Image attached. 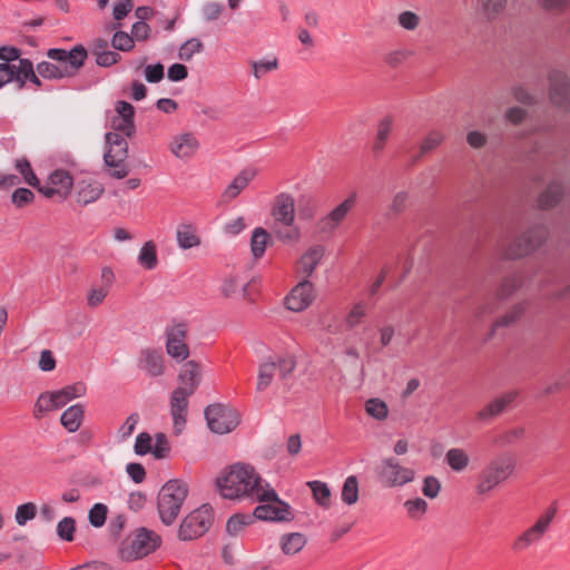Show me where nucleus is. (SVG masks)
<instances>
[{
    "label": "nucleus",
    "mask_w": 570,
    "mask_h": 570,
    "mask_svg": "<svg viewBox=\"0 0 570 570\" xmlns=\"http://www.w3.org/2000/svg\"><path fill=\"white\" fill-rule=\"evenodd\" d=\"M307 539L303 533L292 532L282 535L279 544L284 554L294 556L303 550Z\"/></svg>",
    "instance_id": "31"
},
{
    "label": "nucleus",
    "mask_w": 570,
    "mask_h": 570,
    "mask_svg": "<svg viewBox=\"0 0 570 570\" xmlns=\"http://www.w3.org/2000/svg\"><path fill=\"white\" fill-rule=\"evenodd\" d=\"M47 57L59 62L60 66L41 61L37 65L38 75L45 79H63L77 75L85 65L88 52L82 45H78L71 50L51 48L47 51Z\"/></svg>",
    "instance_id": "2"
},
{
    "label": "nucleus",
    "mask_w": 570,
    "mask_h": 570,
    "mask_svg": "<svg viewBox=\"0 0 570 570\" xmlns=\"http://www.w3.org/2000/svg\"><path fill=\"white\" fill-rule=\"evenodd\" d=\"M484 14L493 18L503 11L507 0H479Z\"/></svg>",
    "instance_id": "58"
},
{
    "label": "nucleus",
    "mask_w": 570,
    "mask_h": 570,
    "mask_svg": "<svg viewBox=\"0 0 570 570\" xmlns=\"http://www.w3.org/2000/svg\"><path fill=\"white\" fill-rule=\"evenodd\" d=\"M193 394L191 389L176 387L170 395V413L177 431H180L186 423L188 397Z\"/></svg>",
    "instance_id": "20"
},
{
    "label": "nucleus",
    "mask_w": 570,
    "mask_h": 570,
    "mask_svg": "<svg viewBox=\"0 0 570 570\" xmlns=\"http://www.w3.org/2000/svg\"><path fill=\"white\" fill-rule=\"evenodd\" d=\"M170 446L164 433H157L155 436V445L151 449V454L160 460L168 456Z\"/></svg>",
    "instance_id": "56"
},
{
    "label": "nucleus",
    "mask_w": 570,
    "mask_h": 570,
    "mask_svg": "<svg viewBox=\"0 0 570 570\" xmlns=\"http://www.w3.org/2000/svg\"><path fill=\"white\" fill-rule=\"evenodd\" d=\"M13 71V79L19 82V88L22 89L28 81L29 77L35 72L32 61L24 58L19 59V66L11 65Z\"/></svg>",
    "instance_id": "41"
},
{
    "label": "nucleus",
    "mask_w": 570,
    "mask_h": 570,
    "mask_svg": "<svg viewBox=\"0 0 570 570\" xmlns=\"http://www.w3.org/2000/svg\"><path fill=\"white\" fill-rule=\"evenodd\" d=\"M563 189L560 184L552 183L548 188L540 194L538 198L539 207L542 209H549L554 207L561 199Z\"/></svg>",
    "instance_id": "34"
},
{
    "label": "nucleus",
    "mask_w": 570,
    "mask_h": 570,
    "mask_svg": "<svg viewBox=\"0 0 570 570\" xmlns=\"http://www.w3.org/2000/svg\"><path fill=\"white\" fill-rule=\"evenodd\" d=\"M108 509L102 503H96L94 507L89 510V522L91 525L96 528H100L105 524L106 518H107Z\"/></svg>",
    "instance_id": "54"
},
{
    "label": "nucleus",
    "mask_w": 570,
    "mask_h": 570,
    "mask_svg": "<svg viewBox=\"0 0 570 570\" xmlns=\"http://www.w3.org/2000/svg\"><path fill=\"white\" fill-rule=\"evenodd\" d=\"M106 141L109 149L104 155L106 165H117L125 161L128 156V142L126 138L118 132H107Z\"/></svg>",
    "instance_id": "21"
},
{
    "label": "nucleus",
    "mask_w": 570,
    "mask_h": 570,
    "mask_svg": "<svg viewBox=\"0 0 570 570\" xmlns=\"http://www.w3.org/2000/svg\"><path fill=\"white\" fill-rule=\"evenodd\" d=\"M116 32L111 38V46L119 51H130L135 47L134 37L131 35L121 31L119 29H115Z\"/></svg>",
    "instance_id": "46"
},
{
    "label": "nucleus",
    "mask_w": 570,
    "mask_h": 570,
    "mask_svg": "<svg viewBox=\"0 0 570 570\" xmlns=\"http://www.w3.org/2000/svg\"><path fill=\"white\" fill-rule=\"evenodd\" d=\"M110 126L115 130L114 132H118L124 137H131V135L135 132L134 120H129L118 116H114L111 118Z\"/></svg>",
    "instance_id": "51"
},
{
    "label": "nucleus",
    "mask_w": 570,
    "mask_h": 570,
    "mask_svg": "<svg viewBox=\"0 0 570 570\" xmlns=\"http://www.w3.org/2000/svg\"><path fill=\"white\" fill-rule=\"evenodd\" d=\"M85 409L82 404H75L65 410L60 416V423L68 432H76L83 421Z\"/></svg>",
    "instance_id": "29"
},
{
    "label": "nucleus",
    "mask_w": 570,
    "mask_h": 570,
    "mask_svg": "<svg viewBox=\"0 0 570 570\" xmlns=\"http://www.w3.org/2000/svg\"><path fill=\"white\" fill-rule=\"evenodd\" d=\"M16 169L22 175L24 181L37 188L39 186V179L33 173L31 165L27 158H20L16 160Z\"/></svg>",
    "instance_id": "47"
},
{
    "label": "nucleus",
    "mask_w": 570,
    "mask_h": 570,
    "mask_svg": "<svg viewBox=\"0 0 570 570\" xmlns=\"http://www.w3.org/2000/svg\"><path fill=\"white\" fill-rule=\"evenodd\" d=\"M521 284L522 277L520 274H513L505 277L500 284L494 299L481 305L475 312V317L482 318L485 315H491L494 313L498 308V303L512 295L521 286Z\"/></svg>",
    "instance_id": "15"
},
{
    "label": "nucleus",
    "mask_w": 570,
    "mask_h": 570,
    "mask_svg": "<svg viewBox=\"0 0 570 570\" xmlns=\"http://www.w3.org/2000/svg\"><path fill=\"white\" fill-rule=\"evenodd\" d=\"M445 460L453 471H463L469 465V456L462 449H450L445 454Z\"/></svg>",
    "instance_id": "40"
},
{
    "label": "nucleus",
    "mask_w": 570,
    "mask_h": 570,
    "mask_svg": "<svg viewBox=\"0 0 570 570\" xmlns=\"http://www.w3.org/2000/svg\"><path fill=\"white\" fill-rule=\"evenodd\" d=\"M214 509L203 504L183 518L177 530V538L188 542L204 537L214 523Z\"/></svg>",
    "instance_id": "5"
},
{
    "label": "nucleus",
    "mask_w": 570,
    "mask_h": 570,
    "mask_svg": "<svg viewBox=\"0 0 570 570\" xmlns=\"http://www.w3.org/2000/svg\"><path fill=\"white\" fill-rule=\"evenodd\" d=\"M324 247L321 245L308 248L299 259V272L308 278L324 256Z\"/></svg>",
    "instance_id": "28"
},
{
    "label": "nucleus",
    "mask_w": 570,
    "mask_h": 570,
    "mask_svg": "<svg viewBox=\"0 0 570 570\" xmlns=\"http://www.w3.org/2000/svg\"><path fill=\"white\" fill-rule=\"evenodd\" d=\"M443 141V135L440 131L430 132L421 144V154L433 150Z\"/></svg>",
    "instance_id": "64"
},
{
    "label": "nucleus",
    "mask_w": 570,
    "mask_h": 570,
    "mask_svg": "<svg viewBox=\"0 0 570 570\" xmlns=\"http://www.w3.org/2000/svg\"><path fill=\"white\" fill-rule=\"evenodd\" d=\"M256 171L253 169H244L242 170L226 187L224 193L222 194V198L224 202L228 203L235 199L254 179Z\"/></svg>",
    "instance_id": "24"
},
{
    "label": "nucleus",
    "mask_w": 570,
    "mask_h": 570,
    "mask_svg": "<svg viewBox=\"0 0 570 570\" xmlns=\"http://www.w3.org/2000/svg\"><path fill=\"white\" fill-rule=\"evenodd\" d=\"M160 543L161 538L155 531L140 528L121 543L119 557L126 562L136 561L154 552Z\"/></svg>",
    "instance_id": "6"
},
{
    "label": "nucleus",
    "mask_w": 570,
    "mask_h": 570,
    "mask_svg": "<svg viewBox=\"0 0 570 570\" xmlns=\"http://www.w3.org/2000/svg\"><path fill=\"white\" fill-rule=\"evenodd\" d=\"M307 485L313 492V497L315 501L324 507L328 508L331 505V490L325 482L322 481H309Z\"/></svg>",
    "instance_id": "39"
},
{
    "label": "nucleus",
    "mask_w": 570,
    "mask_h": 570,
    "mask_svg": "<svg viewBox=\"0 0 570 570\" xmlns=\"http://www.w3.org/2000/svg\"><path fill=\"white\" fill-rule=\"evenodd\" d=\"M177 243L183 249L198 246L200 238L196 234V228L191 224H180L177 228Z\"/></svg>",
    "instance_id": "33"
},
{
    "label": "nucleus",
    "mask_w": 570,
    "mask_h": 570,
    "mask_svg": "<svg viewBox=\"0 0 570 570\" xmlns=\"http://www.w3.org/2000/svg\"><path fill=\"white\" fill-rule=\"evenodd\" d=\"M404 508L410 518L420 519L423 514H425L428 510V503L425 500L416 498L412 500H406L404 503Z\"/></svg>",
    "instance_id": "50"
},
{
    "label": "nucleus",
    "mask_w": 570,
    "mask_h": 570,
    "mask_svg": "<svg viewBox=\"0 0 570 570\" xmlns=\"http://www.w3.org/2000/svg\"><path fill=\"white\" fill-rule=\"evenodd\" d=\"M556 514V505L552 504L547 508L531 527L522 531L513 539L511 543V550L515 553H521L527 551L529 548L540 543L547 532L550 530Z\"/></svg>",
    "instance_id": "7"
},
{
    "label": "nucleus",
    "mask_w": 570,
    "mask_h": 570,
    "mask_svg": "<svg viewBox=\"0 0 570 570\" xmlns=\"http://www.w3.org/2000/svg\"><path fill=\"white\" fill-rule=\"evenodd\" d=\"M376 478L384 488H400L415 478L413 469L401 465L394 458H386L376 466Z\"/></svg>",
    "instance_id": "8"
},
{
    "label": "nucleus",
    "mask_w": 570,
    "mask_h": 570,
    "mask_svg": "<svg viewBox=\"0 0 570 570\" xmlns=\"http://www.w3.org/2000/svg\"><path fill=\"white\" fill-rule=\"evenodd\" d=\"M518 396L519 392L515 390L504 393L503 395L494 399L492 402L482 407L478 412L476 417L480 421H489L500 415L515 401Z\"/></svg>",
    "instance_id": "22"
},
{
    "label": "nucleus",
    "mask_w": 570,
    "mask_h": 570,
    "mask_svg": "<svg viewBox=\"0 0 570 570\" xmlns=\"http://www.w3.org/2000/svg\"><path fill=\"white\" fill-rule=\"evenodd\" d=\"M272 216L276 224L292 227L295 220V199L288 193L278 194L272 207Z\"/></svg>",
    "instance_id": "19"
},
{
    "label": "nucleus",
    "mask_w": 570,
    "mask_h": 570,
    "mask_svg": "<svg viewBox=\"0 0 570 570\" xmlns=\"http://www.w3.org/2000/svg\"><path fill=\"white\" fill-rule=\"evenodd\" d=\"M524 433L525 431L523 428H514L498 435L494 442L499 446L510 445L521 440L524 436Z\"/></svg>",
    "instance_id": "52"
},
{
    "label": "nucleus",
    "mask_w": 570,
    "mask_h": 570,
    "mask_svg": "<svg viewBox=\"0 0 570 570\" xmlns=\"http://www.w3.org/2000/svg\"><path fill=\"white\" fill-rule=\"evenodd\" d=\"M272 242L271 234L263 227H256L250 236V252L255 259L264 256L267 245Z\"/></svg>",
    "instance_id": "32"
},
{
    "label": "nucleus",
    "mask_w": 570,
    "mask_h": 570,
    "mask_svg": "<svg viewBox=\"0 0 570 570\" xmlns=\"http://www.w3.org/2000/svg\"><path fill=\"white\" fill-rule=\"evenodd\" d=\"M76 521L71 517H65L58 522L57 534L58 537L67 542H71L75 539Z\"/></svg>",
    "instance_id": "48"
},
{
    "label": "nucleus",
    "mask_w": 570,
    "mask_h": 570,
    "mask_svg": "<svg viewBox=\"0 0 570 570\" xmlns=\"http://www.w3.org/2000/svg\"><path fill=\"white\" fill-rule=\"evenodd\" d=\"M550 100L560 109H570V83L567 76L560 70H552L549 73Z\"/></svg>",
    "instance_id": "14"
},
{
    "label": "nucleus",
    "mask_w": 570,
    "mask_h": 570,
    "mask_svg": "<svg viewBox=\"0 0 570 570\" xmlns=\"http://www.w3.org/2000/svg\"><path fill=\"white\" fill-rule=\"evenodd\" d=\"M277 66H278V61L276 58H274L272 60L254 61L252 63L253 73H254L255 78H257V79H259L265 73L277 69Z\"/></svg>",
    "instance_id": "60"
},
{
    "label": "nucleus",
    "mask_w": 570,
    "mask_h": 570,
    "mask_svg": "<svg viewBox=\"0 0 570 570\" xmlns=\"http://www.w3.org/2000/svg\"><path fill=\"white\" fill-rule=\"evenodd\" d=\"M247 285L239 281L236 276H228L223 281L220 292L225 297H230L236 294L240 288L245 292Z\"/></svg>",
    "instance_id": "53"
},
{
    "label": "nucleus",
    "mask_w": 570,
    "mask_h": 570,
    "mask_svg": "<svg viewBox=\"0 0 570 570\" xmlns=\"http://www.w3.org/2000/svg\"><path fill=\"white\" fill-rule=\"evenodd\" d=\"M37 508L32 502L23 503L17 508L16 522L19 525H24L29 520L36 517Z\"/></svg>",
    "instance_id": "55"
},
{
    "label": "nucleus",
    "mask_w": 570,
    "mask_h": 570,
    "mask_svg": "<svg viewBox=\"0 0 570 570\" xmlns=\"http://www.w3.org/2000/svg\"><path fill=\"white\" fill-rule=\"evenodd\" d=\"M187 494L188 487L180 480H169L161 487L157 497V511L165 525L174 524Z\"/></svg>",
    "instance_id": "4"
},
{
    "label": "nucleus",
    "mask_w": 570,
    "mask_h": 570,
    "mask_svg": "<svg viewBox=\"0 0 570 570\" xmlns=\"http://www.w3.org/2000/svg\"><path fill=\"white\" fill-rule=\"evenodd\" d=\"M525 307L523 304H517L514 305L508 313H505L503 316L495 320V322L492 325V333L493 335L494 331L498 327H508L513 325L515 322L520 320L522 314L524 313Z\"/></svg>",
    "instance_id": "38"
},
{
    "label": "nucleus",
    "mask_w": 570,
    "mask_h": 570,
    "mask_svg": "<svg viewBox=\"0 0 570 570\" xmlns=\"http://www.w3.org/2000/svg\"><path fill=\"white\" fill-rule=\"evenodd\" d=\"M252 522V515L236 513L227 520L226 531L230 535H237L244 529V527L250 524Z\"/></svg>",
    "instance_id": "44"
},
{
    "label": "nucleus",
    "mask_w": 570,
    "mask_h": 570,
    "mask_svg": "<svg viewBox=\"0 0 570 570\" xmlns=\"http://www.w3.org/2000/svg\"><path fill=\"white\" fill-rule=\"evenodd\" d=\"M267 502H275L276 505L268 503L257 505L253 512V518L263 521H291L294 518L291 507L281 501L277 495L275 500H268Z\"/></svg>",
    "instance_id": "18"
},
{
    "label": "nucleus",
    "mask_w": 570,
    "mask_h": 570,
    "mask_svg": "<svg viewBox=\"0 0 570 570\" xmlns=\"http://www.w3.org/2000/svg\"><path fill=\"white\" fill-rule=\"evenodd\" d=\"M137 261L139 265L147 271H151L157 267V248L153 240H148L141 246Z\"/></svg>",
    "instance_id": "36"
},
{
    "label": "nucleus",
    "mask_w": 570,
    "mask_h": 570,
    "mask_svg": "<svg viewBox=\"0 0 570 570\" xmlns=\"http://www.w3.org/2000/svg\"><path fill=\"white\" fill-rule=\"evenodd\" d=\"M134 8L132 0H119L114 4L112 17L117 21L112 23V29H119L121 27L120 21L127 17V14Z\"/></svg>",
    "instance_id": "49"
},
{
    "label": "nucleus",
    "mask_w": 570,
    "mask_h": 570,
    "mask_svg": "<svg viewBox=\"0 0 570 570\" xmlns=\"http://www.w3.org/2000/svg\"><path fill=\"white\" fill-rule=\"evenodd\" d=\"M200 366L195 361L186 362L178 375V380L180 382L179 389H191L193 393L197 390L200 383Z\"/></svg>",
    "instance_id": "26"
},
{
    "label": "nucleus",
    "mask_w": 570,
    "mask_h": 570,
    "mask_svg": "<svg viewBox=\"0 0 570 570\" xmlns=\"http://www.w3.org/2000/svg\"><path fill=\"white\" fill-rule=\"evenodd\" d=\"M261 481L259 474L250 464L235 463L216 480V484L220 494L226 499L275 500V490L262 487Z\"/></svg>",
    "instance_id": "1"
},
{
    "label": "nucleus",
    "mask_w": 570,
    "mask_h": 570,
    "mask_svg": "<svg viewBox=\"0 0 570 570\" xmlns=\"http://www.w3.org/2000/svg\"><path fill=\"white\" fill-rule=\"evenodd\" d=\"M440 490L441 483L435 476L429 475L424 478L422 492L425 497L434 499L439 495Z\"/></svg>",
    "instance_id": "62"
},
{
    "label": "nucleus",
    "mask_w": 570,
    "mask_h": 570,
    "mask_svg": "<svg viewBox=\"0 0 570 570\" xmlns=\"http://www.w3.org/2000/svg\"><path fill=\"white\" fill-rule=\"evenodd\" d=\"M365 410L368 415L376 420H385L389 415V409L384 401L380 399H370L365 403Z\"/></svg>",
    "instance_id": "45"
},
{
    "label": "nucleus",
    "mask_w": 570,
    "mask_h": 570,
    "mask_svg": "<svg viewBox=\"0 0 570 570\" xmlns=\"http://www.w3.org/2000/svg\"><path fill=\"white\" fill-rule=\"evenodd\" d=\"M187 333L185 323L175 324L166 330V351L177 361H184L189 356V347L186 343Z\"/></svg>",
    "instance_id": "13"
},
{
    "label": "nucleus",
    "mask_w": 570,
    "mask_h": 570,
    "mask_svg": "<svg viewBox=\"0 0 570 570\" xmlns=\"http://www.w3.org/2000/svg\"><path fill=\"white\" fill-rule=\"evenodd\" d=\"M314 286L305 278L292 288L285 297V306L293 312H302L306 309L314 301Z\"/></svg>",
    "instance_id": "17"
},
{
    "label": "nucleus",
    "mask_w": 570,
    "mask_h": 570,
    "mask_svg": "<svg viewBox=\"0 0 570 570\" xmlns=\"http://www.w3.org/2000/svg\"><path fill=\"white\" fill-rule=\"evenodd\" d=\"M224 4L219 2H207L203 7V14L205 20L215 21L224 11Z\"/></svg>",
    "instance_id": "63"
},
{
    "label": "nucleus",
    "mask_w": 570,
    "mask_h": 570,
    "mask_svg": "<svg viewBox=\"0 0 570 570\" xmlns=\"http://www.w3.org/2000/svg\"><path fill=\"white\" fill-rule=\"evenodd\" d=\"M366 315L365 305L360 302L356 303L345 318V324L348 328H354L360 324L361 320Z\"/></svg>",
    "instance_id": "57"
},
{
    "label": "nucleus",
    "mask_w": 570,
    "mask_h": 570,
    "mask_svg": "<svg viewBox=\"0 0 570 570\" xmlns=\"http://www.w3.org/2000/svg\"><path fill=\"white\" fill-rule=\"evenodd\" d=\"M393 119L390 116L384 117L377 125V132L373 142V151L375 155H380L392 132Z\"/></svg>",
    "instance_id": "35"
},
{
    "label": "nucleus",
    "mask_w": 570,
    "mask_h": 570,
    "mask_svg": "<svg viewBox=\"0 0 570 570\" xmlns=\"http://www.w3.org/2000/svg\"><path fill=\"white\" fill-rule=\"evenodd\" d=\"M204 50V45L198 38H191L185 41L178 51V58L183 61H189L195 53Z\"/></svg>",
    "instance_id": "43"
},
{
    "label": "nucleus",
    "mask_w": 570,
    "mask_h": 570,
    "mask_svg": "<svg viewBox=\"0 0 570 570\" xmlns=\"http://www.w3.org/2000/svg\"><path fill=\"white\" fill-rule=\"evenodd\" d=\"M356 202V195L352 194L332 209L326 216L322 217L317 227L321 233L332 234L341 223L346 218L350 210L354 207Z\"/></svg>",
    "instance_id": "16"
},
{
    "label": "nucleus",
    "mask_w": 570,
    "mask_h": 570,
    "mask_svg": "<svg viewBox=\"0 0 570 570\" xmlns=\"http://www.w3.org/2000/svg\"><path fill=\"white\" fill-rule=\"evenodd\" d=\"M53 410H58L57 403L53 399V395L51 392H43L41 393L35 405H33V417L37 420L42 419L48 412H51Z\"/></svg>",
    "instance_id": "37"
},
{
    "label": "nucleus",
    "mask_w": 570,
    "mask_h": 570,
    "mask_svg": "<svg viewBox=\"0 0 570 570\" xmlns=\"http://www.w3.org/2000/svg\"><path fill=\"white\" fill-rule=\"evenodd\" d=\"M104 193V187L96 180H81L78 185L76 194V203L80 206H86L96 202Z\"/></svg>",
    "instance_id": "25"
},
{
    "label": "nucleus",
    "mask_w": 570,
    "mask_h": 570,
    "mask_svg": "<svg viewBox=\"0 0 570 570\" xmlns=\"http://www.w3.org/2000/svg\"><path fill=\"white\" fill-rule=\"evenodd\" d=\"M295 361L288 357H278L276 361H268L259 365L256 390H266L274 376L278 374L281 379H286L295 368Z\"/></svg>",
    "instance_id": "12"
},
{
    "label": "nucleus",
    "mask_w": 570,
    "mask_h": 570,
    "mask_svg": "<svg viewBox=\"0 0 570 570\" xmlns=\"http://www.w3.org/2000/svg\"><path fill=\"white\" fill-rule=\"evenodd\" d=\"M342 501L352 505L358 500V481L355 475L346 478L342 488Z\"/></svg>",
    "instance_id": "42"
},
{
    "label": "nucleus",
    "mask_w": 570,
    "mask_h": 570,
    "mask_svg": "<svg viewBox=\"0 0 570 570\" xmlns=\"http://www.w3.org/2000/svg\"><path fill=\"white\" fill-rule=\"evenodd\" d=\"M151 436L147 432H141L137 435L136 442H135V453L138 455H145L147 453H151Z\"/></svg>",
    "instance_id": "61"
},
{
    "label": "nucleus",
    "mask_w": 570,
    "mask_h": 570,
    "mask_svg": "<svg viewBox=\"0 0 570 570\" xmlns=\"http://www.w3.org/2000/svg\"><path fill=\"white\" fill-rule=\"evenodd\" d=\"M198 140L191 134H184L174 139L171 142V151L179 158L193 156L198 149Z\"/></svg>",
    "instance_id": "27"
},
{
    "label": "nucleus",
    "mask_w": 570,
    "mask_h": 570,
    "mask_svg": "<svg viewBox=\"0 0 570 570\" xmlns=\"http://www.w3.org/2000/svg\"><path fill=\"white\" fill-rule=\"evenodd\" d=\"M138 366L149 376H160L164 373V356L161 352L157 350H142L138 361Z\"/></svg>",
    "instance_id": "23"
},
{
    "label": "nucleus",
    "mask_w": 570,
    "mask_h": 570,
    "mask_svg": "<svg viewBox=\"0 0 570 570\" xmlns=\"http://www.w3.org/2000/svg\"><path fill=\"white\" fill-rule=\"evenodd\" d=\"M72 185L73 178L67 170L56 169L45 185L39 183L37 189L48 199L62 202L69 196Z\"/></svg>",
    "instance_id": "11"
},
{
    "label": "nucleus",
    "mask_w": 570,
    "mask_h": 570,
    "mask_svg": "<svg viewBox=\"0 0 570 570\" xmlns=\"http://www.w3.org/2000/svg\"><path fill=\"white\" fill-rule=\"evenodd\" d=\"M12 203L21 208L30 204L35 199V194L28 188H17L11 196Z\"/></svg>",
    "instance_id": "59"
},
{
    "label": "nucleus",
    "mask_w": 570,
    "mask_h": 570,
    "mask_svg": "<svg viewBox=\"0 0 570 570\" xmlns=\"http://www.w3.org/2000/svg\"><path fill=\"white\" fill-rule=\"evenodd\" d=\"M58 409L65 406L68 402L76 397H80L86 393V385L82 382L67 385L58 391L51 392Z\"/></svg>",
    "instance_id": "30"
},
{
    "label": "nucleus",
    "mask_w": 570,
    "mask_h": 570,
    "mask_svg": "<svg viewBox=\"0 0 570 570\" xmlns=\"http://www.w3.org/2000/svg\"><path fill=\"white\" fill-rule=\"evenodd\" d=\"M547 229L543 226H535L517 238L509 245L503 255L507 258L515 259L534 252L547 238Z\"/></svg>",
    "instance_id": "10"
},
{
    "label": "nucleus",
    "mask_w": 570,
    "mask_h": 570,
    "mask_svg": "<svg viewBox=\"0 0 570 570\" xmlns=\"http://www.w3.org/2000/svg\"><path fill=\"white\" fill-rule=\"evenodd\" d=\"M208 428L217 434L233 431L239 424V415L235 409L223 404H212L205 410Z\"/></svg>",
    "instance_id": "9"
},
{
    "label": "nucleus",
    "mask_w": 570,
    "mask_h": 570,
    "mask_svg": "<svg viewBox=\"0 0 570 570\" xmlns=\"http://www.w3.org/2000/svg\"><path fill=\"white\" fill-rule=\"evenodd\" d=\"M514 469L515 460L511 455L502 454L494 458L479 472L475 482V492L479 495L490 494L509 480Z\"/></svg>",
    "instance_id": "3"
}]
</instances>
